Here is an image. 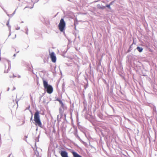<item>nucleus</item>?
I'll list each match as a JSON object with an SVG mask.
<instances>
[{
	"label": "nucleus",
	"instance_id": "f3484780",
	"mask_svg": "<svg viewBox=\"0 0 157 157\" xmlns=\"http://www.w3.org/2000/svg\"><path fill=\"white\" fill-rule=\"evenodd\" d=\"M26 33L27 34H28V29L27 28V30L26 31Z\"/></svg>",
	"mask_w": 157,
	"mask_h": 157
},
{
	"label": "nucleus",
	"instance_id": "412c9836",
	"mask_svg": "<svg viewBox=\"0 0 157 157\" xmlns=\"http://www.w3.org/2000/svg\"><path fill=\"white\" fill-rule=\"evenodd\" d=\"M78 139L80 141H82L81 139H80V138L79 137V138H78Z\"/></svg>",
	"mask_w": 157,
	"mask_h": 157
},
{
	"label": "nucleus",
	"instance_id": "5701e85b",
	"mask_svg": "<svg viewBox=\"0 0 157 157\" xmlns=\"http://www.w3.org/2000/svg\"><path fill=\"white\" fill-rule=\"evenodd\" d=\"M16 103L17 105L18 104V101L17 100H16Z\"/></svg>",
	"mask_w": 157,
	"mask_h": 157
},
{
	"label": "nucleus",
	"instance_id": "423d86ee",
	"mask_svg": "<svg viewBox=\"0 0 157 157\" xmlns=\"http://www.w3.org/2000/svg\"><path fill=\"white\" fill-rule=\"evenodd\" d=\"M59 153L62 157H69L67 152L65 151H61L59 152Z\"/></svg>",
	"mask_w": 157,
	"mask_h": 157
},
{
	"label": "nucleus",
	"instance_id": "c85d7f7f",
	"mask_svg": "<svg viewBox=\"0 0 157 157\" xmlns=\"http://www.w3.org/2000/svg\"><path fill=\"white\" fill-rule=\"evenodd\" d=\"M23 23V21H22L21 22V23Z\"/></svg>",
	"mask_w": 157,
	"mask_h": 157
},
{
	"label": "nucleus",
	"instance_id": "9d476101",
	"mask_svg": "<svg viewBox=\"0 0 157 157\" xmlns=\"http://www.w3.org/2000/svg\"><path fill=\"white\" fill-rule=\"evenodd\" d=\"M98 7L100 9H104L105 7V6H100V5H97Z\"/></svg>",
	"mask_w": 157,
	"mask_h": 157
},
{
	"label": "nucleus",
	"instance_id": "cd10ccee",
	"mask_svg": "<svg viewBox=\"0 0 157 157\" xmlns=\"http://www.w3.org/2000/svg\"><path fill=\"white\" fill-rule=\"evenodd\" d=\"M10 35H11V34H10V33L9 35V36H10Z\"/></svg>",
	"mask_w": 157,
	"mask_h": 157
},
{
	"label": "nucleus",
	"instance_id": "dca6fc26",
	"mask_svg": "<svg viewBox=\"0 0 157 157\" xmlns=\"http://www.w3.org/2000/svg\"><path fill=\"white\" fill-rule=\"evenodd\" d=\"M20 29V27H17V28H16V30H19Z\"/></svg>",
	"mask_w": 157,
	"mask_h": 157
},
{
	"label": "nucleus",
	"instance_id": "20e7f679",
	"mask_svg": "<svg viewBox=\"0 0 157 157\" xmlns=\"http://www.w3.org/2000/svg\"><path fill=\"white\" fill-rule=\"evenodd\" d=\"M65 22L63 18L61 19L58 26L59 29L61 32H63L65 26Z\"/></svg>",
	"mask_w": 157,
	"mask_h": 157
},
{
	"label": "nucleus",
	"instance_id": "2eb2a0df",
	"mask_svg": "<svg viewBox=\"0 0 157 157\" xmlns=\"http://www.w3.org/2000/svg\"><path fill=\"white\" fill-rule=\"evenodd\" d=\"M17 9H16L13 12V13L12 14V16H13V15H14V14L16 13V10H17Z\"/></svg>",
	"mask_w": 157,
	"mask_h": 157
},
{
	"label": "nucleus",
	"instance_id": "f8f14e48",
	"mask_svg": "<svg viewBox=\"0 0 157 157\" xmlns=\"http://www.w3.org/2000/svg\"><path fill=\"white\" fill-rule=\"evenodd\" d=\"M105 7H107L109 9H110L111 8V7H110V5H107Z\"/></svg>",
	"mask_w": 157,
	"mask_h": 157
},
{
	"label": "nucleus",
	"instance_id": "1a4fd4ad",
	"mask_svg": "<svg viewBox=\"0 0 157 157\" xmlns=\"http://www.w3.org/2000/svg\"><path fill=\"white\" fill-rule=\"evenodd\" d=\"M9 20L7 22L6 25L9 28V30L10 31L11 27L10 25H9Z\"/></svg>",
	"mask_w": 157,
	"mask_h": 157
},
{
	"label": "nucleus",
	"instance_id": "b1692460",
	"mask_svg": "<svg viewBox=\"0 0 157 157\" xmlns=\"http://www.w3.org/2000/svg\"><path fill=\"white\" fill-rule=\"evenodd\" d=\"M10 89V88H8V89H7V91H8Z\"/></svg>",
	"mask_w": 157,
	"mask_h": 157
},
{
	"label": "nucleus",
	"instance_id": "a878e982",
	"mask_svg": "<svg viewBox=\"0 0 157 157\" xmlns=\"http://www.w3.org/2000/svg\"><path fill=\"white\" fill-rule=\"evenodd\" d=\"M5 72L6 73H7V71H6L5 70Z\"/></svg>",
	"mask_w": 157,
	"mask_h": 157
},
{
	"label": "nucleus",
	"instance_id": "9b49d317",
	"mask_svg": "<svg viewBox=\"0 0 157 157\" xmlns=\"http://www.w3.org/2000/svg\"><path fill=\"white\" fill-rule=\"evenodd\" d=\"M75 136L76 137V138H77L78 139V138H79L80 137L77 134V133H75Z\"/></svg>",
	"mask_w": 157,
	"mask_h": 157
},
{
	"label": "nucleus",
	"instance_id": "f03ea898",
	"mask_svg": "<svg viewBox=\"0 0 157 157\" xmlns=\"http://www.w3.org/2000/svg\"><path fill=\"white\" fill-rule=\"evenodd\" d=\"M44 86L47 92L49 94H51L53 90L52 86L48 84L47 81L44 80H43Z\"/></svg>",
	"mask_w": 157,
	"mask_h": 157
},
{
	"label": "nucleus",
	"instance_id": "c756f323",
	"mask_svg": "<svg viewBox=\"0 0 157 157\" xmlns=\"http://www.w3.org/2000/svg\"><path fill=\"white\" fill-rule=\"evenodd\" d=\"M18 77H19V78H20V76H19Z\"/></svg>",
	"mask_w": 157,
	"mask_h": 157
},
{
	"label": "nucleus",
	"instance_id": "bb28decb",
	"mask_svg": "<svg viewBox=\"0 0 157 157\" xmlns=\"http://www.w3.org/2000/svg\"><path fill=\"white\" fill-rule=\"evenodd\" d=\"M11 155H10L8 157H10Z\"/></svg>",
	"mask_w": 157,
	"mask_h": 157
},
{
	"label": "nucleus",
	"instance_id": "6e6552de",
	"mask_svg": "<svg viewBox=\"0 0 157 157\" xmlns=\"http://www.w3.org/2000/svg\"><path fill=\"white\" fill-rule=\"evenodd\" d=\"M136 48L138 51L140 52H141L143 50V48H142L140 47H138Z\"/></svg>",
	"mask_w": 157,
	"mask_h": 157
},
{
	"label": "nucleus",
	"instance_id": "a211bd4d",
	"mask_svg": "<svg viewBox=\"0 0 157 157\" xmlns=\"http://www.w3.org/2000/svg\"><path fill=\"white\" fill-rule=\"evenodd\" d=\"M32 119H33V115H32L31 117L30 118V120L32 121Z\"/></svg>",
	"mask_w": 157,
	"mask_h": 157
},
{
	"label": "nucleus",
	"instance_id": "7ed1b4c3",
	"mask_svg": "<svg viewBox=\"0 0 157 157\" xmlns=\"http://www.w3.org/2000/svg\"><path fill=\"white\" fill-rule=\"evenodd\" d=\"M58 101L59 102L60 105V107L59 108V112L60 114H62L64 110L67 109L66 105L63 103L62 101L58 100Z\"/></svg>",
	"mask_w": 157,
	"mask_h": 157
},
{
	"label": "nucleus",
	"instance_id": "0eeeda50",
	"mask_svg": "<svg viewBox=\"0 0 157 157\" xmlns=\"http://www.w3.org/2000/svg\"><path fill=\"white\" fill-rule=\"evenodd\" d=\"M71 153L72 154L74 157H82L75 151H72L71 152Z\"/></svg>",
	"mask_w": 157,
	"mask_h": 157
},
{
	"label": "nucleus",
	"instance_id": "aec40b11",
	"mask_svg": "<svg viewBox=\"0 0 157 157\" xmlns=\"http://www.w3.org/2000/svg\"><path fill=\"white\" fill-rule=\"evenodd\" d=\"M30 113H31V114H32V115H33V113H32V112L30 110Z\"/></svg>",
	"mask_w": 157,
	"mask_h": 157
},
{
	"label": "nucleus",
	"instance_id": "39448f33",
	"mask_svg": "<svg viewBox=\"0 0 157 157\" xmlns=\"http://www.w3.org/2000/svg\"><path fill=\"white\" fill-rule=\"evenodd\" d=\"M50 57L53 62L55 63L56 61V58L54 52H52L50 54Z\"/></svg>",
	"mask_w": 157,
	"mask_h": 157
},
{
	"label": "nucleus",
	"instance_id": "f257e3e1",
	"mask_svg": "<svg viewBox=\"0 0 157 157\" xmlns=\"http://www.w3.org/2000/svg\"><path fill=\"white\" fill-rule=\"evenodd\" d=\"M34 121L36 125L40 127H42V124L40 119L39 112L38 110H36L34 114Z\"/></svg>",
	"mask_w": 157,
	"mask_h": 157
},
{
	"label": "nucleus",
	"instance_id": "4468645a",
	"mask_svg": "<svg viewBox=\"0 0 157 157\" xmlns=\"http://www.w3.org/2000/svg\"><path fill=\"white\" fill-rule=\"evenodd\" d=\"M7 62L8 63V64H9V67H8V69H9L10 68V61H7Z\"/></svg>",
	"mask_w": 157,
	"mask_h": 157
},
{
	"label": "nucleus",
	"instance_id": "4be33fe9",
	"mask_svg": "<svg viewBox=\"0 0 157 157\" xmlns=\"http://www.w3.org/2000/svg\"><path fill=\"white\" fill-rule=\"evenodd\" d=\"M112 2H111L109 5H110V6L112 5Z\"/></svg>",
	"mask_w": 157,
	"mask_h": 157
},
{
	"label": "nucleus",
	"instance_id": "ddd939ff",
	"mask_svg": "<svg viewBox=\"0 0 157 157\" xmlns=\"http://www.w3.org/2000/svg\"><path fill=\"white\" fill-rule=\"evenodd\" d=\"M29 70L30 71H33V68L31 66H30V67H29Z\"/></svg>",
	"mask_w": 157,
	"mask_h": 157
},
{
	"label": "nucleus",
	"instance_id": "6ab92c4d",
	"mask_svg": "<svg viewBox=\"0 0 157 157\" xmlns=\"http://www.w3.org/2000/svg\"><path fill=\"white\" fill-rule=\"evenodd\" d=\"M15 90V87H13V90Z\"/></svg>",
	"mask_w": 157,
	"mask_h": 157
},
{
	"label": "nucleus",
	"instance_id": "393cba45",
	"mask_svg": "<svg viewBox=\"0 0 157 157\" xmlns=\"http://www.w3.org/2000/svg\"><path fill=\"white\" fill-rule=\"evenodd\" d=\"M16 54H14V55H13V56L14 57H15L16 56Z\"/></svg>",
	"mask_w": 157,
	"mask_h": 157
}]
</instances>
